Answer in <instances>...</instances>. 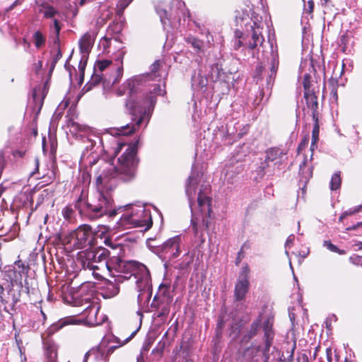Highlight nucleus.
Here are the masks:
<instances>
[{"label": "nucleus", "instance_id": "35", "mask_svg": "<svg viewBox=\"0 0 362 362\" xmlns=\"http://www.w3.org/2000/svg\"><path fill=\"white\" fill-rule=\"evenodd\" d=\"M315 124L312 131V141L313 143H317L319 140L320 126L318 123V118L313 119Z\"/></svg>", "mask_w": 362, "mask_h": 362}, {"label": "nucleus", "instance_id": "60", "mask_svg": "<svg viewBox=\"0 0 362 362\" xmlns=\"http://www.w3.org/2000/svg\"><path fill=\"white\" fill-rule=\"evenodd\" d=\"M347 216V213L346 212H344L341 216L339 217V221H342V219Z\"/></svg>", "mask_w": 362, "mask_h": 362}, {"label": "nucleus", "instance_id": "44", "mask_svg": "<svg viewBox=\"0 0 362 362\" xmlns=\"http://www.w3.org/2000/svg\"><path fill=\"white\" fill-rule=\"evenodd\" d=\"M103 78L101 75L95 74V75L92 77L90 85V86H96L99 83H100L103 81Z\"/></svg>", "mask_w": 362, "mask_h": 362}, {"label": "nucleus", "instance_id": "5", "mask_svg": "<svg viewBox=\"0 0 362 362\" xmlns=\"http://www.w3.org/2000/svg\"><path fill=\"white\" fill-rule=\"evenodd\" d=\"M162 64L160 60L155 61L151 66V73L128 79L117 90L116 94L118 96H122L127 93L129 95L126 102V107L129 108L133 115L143 112V107L134 99V95L139 91V86L150 80L160 81L162 78V74L160 73Z\"/></svg>", "mask_w": 362, "mask_h": 362}, {"label": "nucleus", "instance_id": "2", "mask_svg": "<svg viewBox=\"0 0 362 362\" xmlns=\"http://www.w3.org/2000/svg\"><path fill=\"white\" fill-rule=\"evenodd\" d=\"M197 180L192 174L188 178L186 186V194L191 209V226L195 237L202 239L203 232L209 228L211 212V199L209 196L210 187L208 184L202 185L197 197Z\"/></svg>", "mask_w": 362, "mask_h": 362}, {"label": "nucleus", "instance_id": "63", "mask_svg": "<svg viewBox=\"0 0 362 362\" xmlns=\"http://www.w3.org/2000/svg\"><path fill=\"white\" fill-rule=\"evenodd\" d=\"M241 170H242V168L240 165L237 166L236 167V173H238Z\"/></svg>", "mask_w": 362, "mask_h": 362}, {"label": "nucleus", "instance_id": "58", "mask_svg": "<svg viewBox=\"0 0 362 362\" xmlns=\"http://www.w3.org/2000/svg\"><path fill=\"white\" fill-rule=\"evenodd\" d=\"M87 0H80L78 2V5L79 6H83L86 3Z\"/></svg>", "mask_w": 362, "mask_h": 362}, {"label": "nucleus", "instance_id": "25", "mask_svg": "<svg viewBox=\"0 0 362 362\" xmlns=\"http://www.w3.org/2000/svg\"><path fill=\"white\" fill-rule=\"evenodd\" d=\"M38 12L43 15V17L48 19L61 17L59 12L52 6L45 3L39 6Z\"/></svg>", "mask_w": 362, "mask_h": 362}, {"label": "nucleus", "instance_id": "21", "mask_svg": "<svg viewBox=\"0 0 362 362\" xmlns=\"http://www.w3.org/2000/svg\"><path fill=\"white\" fill-rule=\"evenodd\" d=\"M114 278V281L111 280H107L105 282V286L103 291V296L105 298H110L115 296H117L119 292V282L115 280V277Z\"/></svg>", "mask_w": 362, "mask_h": 362}, {"label": "nucleus", "instance_id": "49", "mask_svg": "<svg viewBox=\"0 0 362 362\" xmlns=\"http://www.w3.org/2000/svg\"><path fill=\"white\" fill-rule=\"evenodd\" d=\"M294 238H295L294 235H290L286 241L285 247H290L293 243Z\"/></svg>", "mask_w": 362, "mask_h": 362}, {"label": "nucleus", "instance_id": "12", "mask_svg": "<svg viewBox=\"0 0 362 362\" xmlns=\"http://www.w3.org/2000/svg\"><path fill=\"white\" fill-rule=\"evenodd\" d=\"M182 238L176 235L167 240L158 250L164 259L169 260L177 258L181 252Z\"/></svg>", "mask_w": 362, "mask_h": 362}, {"label": "nucleus", "instance_id": "39", "mask_svg": "<svg viewBox=\"0 0 362 362\" xmlns=\"http://www.w3.org/2000/svg\"><path fill=\"white\" fill-rule=\"evenodd\" d=\"M329 250L333 252H337L339 254H344V251L340 250L336 245H333L330 241L325 240L323 243Z\"/></svg>", "mask_w": 362, "mask_h": 362}, {"label": "nucleus", "instance_id": "13", "mask_svg": "<svg viewBox=\"0 0 362 362\" xmlns=\"http://www.w3.org/2000/svg\"><path fill=\"white\" fill-rule=\"evenodd\" d=\"M249 274L250 268L247 264H245L242 267L238 281L235 284L234 298L236 301H242L245 300V295L249 290Z\"/></svg>", "mask_w": 362, "mask_h": 362}, {"label": "nucleus", "instance_id": "46", "mask_svg": "<svg viewBox=\"0 0 362 362\" xmlns=\"http://www.w3.org/2000/svg\"><path fill=\"white\" fill-rule=\"evenodd\" d=\"M243 246L241 247L240 250L238 252V255L235 259V264L238 266L242 259H243Z\"/></svg>", "mask_w": 362, "mask_h": 362}, {"label": "nucleus", "instance_id": "45", "mask_svg": "<svg viewBox=\"0 0 362 362\" xmlns=\"http://www.w3.org/2000/svg\"><path fill=\"white\" fill-rule=\"evenodd\" d=\"M308 142H309V137L308 136L304 137L298 146V151H302L303 148H305L308 145Z\"/></svg>", "mask_w": 362, "mask_h": 362}, {"label": "nucleus", "instance_id": "19", "mask_svg": "<svg viewBox=\"0 0 362 362\" xmlns=\"http://www.w3.org/2000/svg\"><path fill=\"white\" fill-rule=\"evenodd\" d=\"M304 98L308 108L312 110V117L313 119L318 118V103L317 98L313 91L304 93Z\"/></svg>", "mask_w": 362, "mask_h": 362}, {"label": "nucleus", "instance_id": "43", "mask_svg": "<svg viewBox=\"0 0 362 362\" xmlns=\"http://www.w3.org/2000/svg\"><path fill=\"white\" fill-rule=\"evenodd\" d=\"M68 126L71 127L72 129H74L76 131L83 132L86 129V127L85 126L81 125L74 121H69V122L68 123Z\"/></svg>", "mask_w": 362, "mask_h": 362}, {"label": "nucleus", "instance_id": "37", "mask_svg": "<svg viewBox=\"0 0 362 362\" xmlns=\"http://www.w3.org/2000/svg\"><path fill=\"white\" fill-rule=\"evenodd\" d=\"M157 13L159 15L160 21L163 24H165V20L168 19L167 11L160 6L156 8Z\"/></svg>", "mask_w": 362, "mask_h": 362}, {"label": "nucleus", "instance_id": "42", "mask_svg": "<svg viewBox=\"0 0 362 362\" xmlns=\"http://www.w3.org/2000/svg\"><path fill=\"white\" fill-rule=\"evenodd\" d=\"M59 17H55L54 18H52L53 20V28H54L57 40L54 41L55 43L58 42V37L59 35V32L61 30V26L59 22Z\"/></svg>", "mask_w": 362, "mask_h": 362}, {"label": "nucleus", "instance_id": "9", "mask_svg": "<svg viewBox=\"0 0 362 362\" xmlns=\"http://www.w3.org/2000/svg\"><path fill=\"white\" fill-rule=\"evenodd\" d=\"M7 281L9 280L8 288L7 291V297H4V287L0 284V301L4 305V310L12 315V311L16 310V305L20 301L22 292L29 293V288L27 285V280L25 279V285L23 283L22 277L20 274L14 276H7Z\"/></svg>", "mask_w": 362, "mask_h": 362}, {"label": "nucleus", "instance_id": "16", "mask_svg": "<svg viewBox=\"0 0 362 362\" xmlns=\"http://www.w3.org/2000/svg\"><path fill=\"white\" fill-rule=\"evenodd\" d=\"M113 347H110L107 349L100 347L96 349H91L88 351L84 356V361L86 362L88 357L93 356L97 361H102L106 362L108 361L109 356L112 353Z\"/></svg>", "mask_w": 362, "mask_h": 362}, {"label": "nucleus", "instance_id": "50", "mask_svg": "<svg viewBox=\"0 0 362 362\" xmlns=\"http://www.w3.org/2000/svg\"><path fill=\"white\" fill-rule=\"evenodd\" d=\"M153 93L158 94V95H163L164 93V90L161 88L160 85H156L154 88L153 89Z\"/></svg>", "mask_w": 362, "mask_h": 362}, {"label": "nucleus", "instance_id": "40", "mask_svg": "<svg viewBox=\"0 0 362 362\" xmlns=\"http://www.w3.org/2000/svg\"><path fill=\"white\" fill-rule=\"evenodd\" d=\"M132 1V0H119L117 6V13H122Z\"/></svg>", "mask_w": 362, "mask_h": 362}, {"label": "nucleus", "instance_id": "22", "mask_svg": "<svg viewBox=\"0 0 362 362\" xmlns=\"http://www.w3.org/2000/svg\"><path fill=\"white\" fill-rule=\"evenodd\" d=\"M285 155L286 153L279 148H271L266 152L264 162L267 166H269V162H274V165L279 164Z\"/></svg>", "mask_w": 362, "mask_h": 362}, {"label": "nucleus", "instance_id": "3", "mask_svg": "<svg viewBox=\"0 0 362 362\" xmlns=\"http://www.w3.org/2000/svg\"><path fill=\"white\" fill-rule=\"evenodd\" d=\"M113 272L111 277H115L119 282L133 279L136 289L139 292L138 301L141 302L145 297L148 300L151 293V275L147 267L142 263L136 261H124L117 256L111 263Z\"/></svg>", "mask_w": 362, "mask_h": 362}, {"label": "nucleus", "instance_id": "64", "mask_svg": "<svg viewBox=\"0 0 362 362\" xmlns=\"http://www.w3.org/2000/svg\"><path fill=\"white\" fill-rule=\"evenodd\" d=\"M357 245L358 246V248L362 250V242H359Z\"/></svg>", "mask_w": 362, "mask_h": 362}, {"label": "nucleus", "instance_id": "14", "mask_svg": "<svg viewBox=\"0 0 362 362\" xmlns=\"http://www.w3.org/2000/svg\"><path fill=\"white\" fill-rule=\"evenodd\" d=\"M171 303L172 301L168 299L159 300L153 298L151 305L156 309L154 314L156 317L159 318L162 321L165 320L170 313Z\"/></svg>", "mask_w": 362, "mask_h": 362}, {"label": "nucleus", "instance_id": "24", "mask_svg": "<svg viewBox=\"0 0 362 362\" xmlns=\"http://www.w3.org/2000/svg\"><path fill=\"white\" fill-rule=\"evenodd\" d=\"M172 289L170 283H162L159 288L157 294L155 296L154 299L159 300H170L173 301V296L171 295Z\"/></svg>", "mask_w": 362, "mask_h": 362}, {"label": "nucleus", "instance_id": "57", "mask_svg": "<svg viewBox=\"0 0 362 362\" xmlns=\"http://www.w3.org/2000/svg\"><path fill=\"white\" fill-rule=\"evenodd\" d=\"M37 91H38V90H37V88H35L33 89V97L34 100H36V98H37Z\"/></svg>", "mask_w": 362, "mask_h": 362}, {"label": "nucleus", "instance_id": "51", "mask_svg": "<svg viewBox=\"0 0 362 362\" xmlns=\"http://www.w3.org/2000/svg\"><path fill=\"white\" fill-rule=\"evenodd\" d=\"M327 358L329 362H332V350L327 348L326 350Z\"/></svg>", "mask_w": 362, "mask_h": 362}, {"label": "nucleus", "instance_id": "27", "mask_svg": "<svg viewBox=\"0 0 362 362\" xmlns=\"http://www.w3.org/2000/svg\"><path fill=\"white\" fill-rule=\"evenodd\" d=\"M260 326L261 320L259 318L252 323L250 329L248 330L247 334L243 337V340L245 341L246 342L250 341L252 337H254L257 334V332L260 328Z\"/></svg>", "mask_w": 362, "mask_h": 362}, {"label": "nucleus", "instance_id": "61", "mask_svg": "<svg viewBox=\"0 0 362 362\" xmlns=\"http://www.w3.org/2000/svg\"><path fill=\"white\" fill-rule=\"evenodd\" d=\"M149 100H150V103H151V105H153V104H154V103H155V99H154V97L151 96V97H150V98H149Z\"/></svg>", "mask_w": 362, "mask_h": 362}, {"label": "nucleus", "instance_id": "29", "mask_svg": "<svg viewBox=\"0 0 362 362\" xmlns=\"http://www.w3.org/2000/svg\"><path fill=\"white\" fill-rule=\"evenodd\" d=\"M306 164H307V160H306V158H304V160L302 162V163L300 164L299 173L305 180H309L312 177L313 171H312V168H310L305 169Z\"/></svg>", "mask_w": 362, "mask_h": 362}, {"label": "nucleus", "instance_id": "7", "mask_svg": "<svg viewBox=\"0 0 362 362\" xmlns=\"http://www.w3.org/2000/svg\"><path fill=\"white\" fill-rule=\"evenodd\" d=\"M119 211H124L117 222L119 227L124 229L139 228L144 230H148L152 226L151 215L142 205H127L117 209Z\"/></svg>", "mask_w": 362, "mask_h": 362}, {"label": "nucleus", "instance_id": "31", "mask_svg": "<svg viewBox=\"0 0 362 362\" xmlns=\"http://www.w3.org/2000/svg\"><path fill=\"white\" fill-rule=\"evenodd\" d=\"M35 46L40 48L45 43V37L40 31H36L33 36Z\"/></svg>", "mask_w": 362, "mask_h": 362}, {"label": "nucleus", "instance_id": "48", "mask_svg": "<svg viewBox=\"0 0 362 362\" xmlns=\"http://www.w3.org/2000/svg\"><path fill=\"white\" fill-rule=\"evenodd\" d=\"M314 8V2L313 0H310L308 2V8H305L306 13H312Z\"/></svg>", "mask_w": 362, "mask_h": 362}, {"label": "nucleus", "instance_id": "23", "mask_svg": "<svg viewBox=\"0 0 362 362\" xmlns=\"http://www.w3.org/2000/svg\"><path fill=\"white\" fill-rule=\"evenodd\" d=\"M94 37L90 32L86 33L79 40V47L83 54H88L93 45Z\"/></svg>", "mask_w": 362, "mask_h": 362}, {"label": "nucleus", "instance_id": "10", "mask_svg": "<svg viewBox=\"0 0 362 362\" xmlns=\"http://www.w3.org/2000/svg\"><path fill=\"white\" fill-rule=\"evenodd\" d=\"M250 29L247 33L244 35L240 30H235V35L236 40L234 42L233 47L238 49L241 47H245L250 50H254L263 45L264 42L262 35L263 27L259 23L253 22L250 26Z\"/></svg>", "mask_w": 362, "mask_h": 362}, {"label": "nucleus", "instance_id": "53", "mask_svg": "<svg viewBox=\"0 0 362 362\" xmlns=\"http://www.w3.org/2000/svg\"><path fill=\"white\" fill-rule=\"evenodd\" d=\"M330 1L331 0H320V4L322 7H326Z\"/></svg>", "mask_w": 362, "mask_h": 362}, {"label": "nucleus", "instance_id": "28", "mask_svg": "<svg viewBox=\"0 0 362 362\" xmlns=\"http://www.w3.org/2000/svg\"><path fill=\"white\" fill-rule=\"evenodd\" d=\"M207 83V78L200 74L193 76L192 78V86L195 89H202L206 87Z\"/></svg>", "mask_w": 362, "mask_h": 362}, {"label": "nucleus", "instance_id": "38", "mask_svg": "<svg viewBox=\"0 0 362 362\" xmlns=\"http://www.w3.org/2000/svg\"><path fill=\"white\" fill-rule=\"evenodd\" d=\"M110 64L111 62L109 60H103L98 62L95 67V72H96L97 70H98L100 72L103 71L107 67L110 66Z\"/></svg>", "mask_w": 362, "mask_h": 362}, {"label": "nucleus", "instance_id": "26", "mask_svg": "<svg viewBox=\"0 0 362 362\" xmlns=\"http://www.w3.org/2000/svg\"><path fill=\"white\" fill-rule=\"evenodd\" d=\"M28 272V267L25 266L21 261H17L15 262V267L13 269H9L6 272V276H14L17 274H20L23 278V275H26Z\"/></svg>", "mask_w": 362, "mask_h": 362}, {"label": "nucleus", "instance_id": "36", "mask_svg": "<svg viewBox=\"0 0 362 362\" xmlns=\"http://www.w3.org/2000/svg\"><path fill=\"white\" fill-rule=\"evenodd\" d=\"M62 52H61L59 47H57V53L52 58L51 66H50V72H52L54 70L57 62L62 58Z\"/></svg>", "mask_w": 362, "mask_h": 362}, {"label": "nucleus", "instance_id": "41", "mask_svg": "<svg viewBox=\"0 0 362 362\" xmlns=\"http://www.w3.org/2000/svg\"><path fill=\"white\" fill-rule=\"evenodd\" d=\"M259 350V346L252 345L250 347L246 349L245 352V356H249L250 358H252L255 354H256Z\"/></svg>", "mask_w": 362, "mask_h": 362}, {"label": "nucleus", "instance_id": "62", "mask_svg": "<svg viewBox=\"0 0 362 362\" xmlns=\"http://www.w3.org/2000/svg\"><path fill=\"white\" fill-rule=\"evenodd\" d=\"M122 58H123V54H119V56L118 57V59L120 60V63L122 64Z\"/></svg>", "mask_w": 362, "mask_h": 362}, {"label": "nucleus", "instance_id": "15", "mask_svg": "<svg viewBox=\"0 0 362 362\" xmlns=\"http://www.w3.org/2000/svg\"><path fill=\"white\" fill-rule=\"evenodd\" d=\"M127 109L128 110L129 114H131L134 117L132 118V120H135V124L132 127H130L129 124L121 127L119 129L113 130L114 132H112V134H115L117 135H127L133 133L136 129L135 126L139 127L140 124L142 123L144 119V117L141 115L142 112L141 113H136V115H133L132 113L130 112L129 108L127 107Z\"/></svg>", "mask_w": 362, "mask_h": 362}, {"label": "nucleus", "instance_id": "47", "mask_svg": "<svg viewBox=\"0 0 362 362\" xmlns=\"http://www.w3.org/2000/svg\"><path fill=\"white\" fill-rule=\"evenodd\" d=\"M122 71H123L122 66L117 68L118 75H117V78H115V80L113 81L112 84H115L119 82V81L120 80L122 75Z\"/></svg>", "mask_w": 362, "mask_h": 362}, {"label": "nucleus", "instance_id": "20", "mask_svg": "<svg viewBox=\"0 0 362 362\" xmlns=\"http://www.w3.org/2000/svg\"><path fill=\"white\" fill-rule=\"evenodd\" d=\"M264 332L265 346L263 350V354L266 356V354H267L269 351V349L273 343L274 337V333L272 328V325L269 324V320L264 322Z\"/></svg>", "mask_w": 362, "mask_h": 362}, {"label": "nucleus", "instance_id": "18", "mask_svg": "<svg viewBox=\"0 0 362 362\" xmlns=\"http://www.w3.org/2000/svg\"><path fill=\"white\" fill-rule=\"evenodd\" d=\"M279 67V57L276 54L272 53L270 61L269 73L267 78V86L271 88L273 86L276 71Z\"/></svg>", "mask_w": 362, "mask_h": 362}, {"label": "nucleus", "instance_id": "4", "mask_svg": "<svg viewBox=\"0 0 362 362\" xmlns=\"http://www.w3.org/2000/svg\"><path fill=\"white\" fill-rule=\"evenodd\" d=\"M114 186L112 188L104 187L98 189L95 197L88 201L86 190L82 189L80 196L75 202V208L81 215L86 216L90 220H96L103 216H115L118 212L114 208V201L108 192L116 186L115 180H112Z\"/></svg>", "mask_w": 362, "mask_h": 362}, {"label": "nucleus", "instance_id": "6", "mask_svg": "<svg viewBox=\"0 0 362 362\" xmlns=\"http://www.w3.org/2000/svg\"><path fill=\"white\" fill-rule=\"evenodd\" d=\"M117 256L110 257V251L102 247L98 250H85L78 254V264L84 269L92 271L97 280H101L105 274L111 276L113 266L111 265Z\"/></svg>", "mask_w": 362, "mask_h": 362}, {"label": "nucleus", "instance_id": "1", "mask_svg": "<svg viewBox=\"0 0 362 362\" xmlns=\"http://www.w3.org/2000/svg\"><path fill=\"white\" fill-rule=\"evenodd\" d=\"M86 150L83 152L81 158V163L90 167V172L93 173L96 179V186L98 189L104 187L112 188L114 185L112 180L119 177L124 181L132 180L135 175L136 159L137 144L127 145L124 143L119 142L114 150V156H118L123 148H126L124 153L118 158L117 166L107 162L103 159H99L98 154L95 152H89V148L93 147L91 141H88Z\"/></svg>", "mask_w": 362, "mask_h": 362}, {"label": "nucleus", "instance_id": "32", "mask_svg": "<svg viewBox=\"0 0 362 362\" xmlns=\"http://www.w3.org/2000/svg\"><path fill=\"white\" fill-rule=\"evenodd\" d=\"M341 184V180L340 177L339 173H335L331 179L330 181V189L332 190H337L338 189Z\"/></svg>", "mask_w": 362, "mask_h": 362}, {"label": "nucleus", "instance_id": "30", "mask_svg": "<svg viewBox=\"0 0 362 362\" xmlns=\"http://www.w3.org/2000/svg\"><path fill=\"white\" fill-rule=\"evenodd\" d=\"M62 214L64 218L69 222L73 221L76 215L71 206H66L64 207L62 211Z\"/></svg>", "mask_w": 362, "mask_h": 362}, {"label": "nucleus", "instance_id": "59", "mask_svg": "<svg viewBox=\"0 0 362 362\" xmlns=\"http://www.w3.org/2000/svg\"><path fill=\"white\" fill-rule=\"evenodd\" d=\"M357 211H358V209H355L354 211H346V212L347 213V216H348V215H351Z\"/></svg>", "mask_w": 362, "mask_h": 362}, {"label": "nucleus", "instance_id": "33", "mask_svg": "<svg viewBox=\"0 0 362 362\" xmlns=\"http://www.w3.org/2000/svg\"><path fill=\"white\" fill-rule=\"evenodd\" d=\"M187 42L197 52L202 50L203 42L193 37H188Z\"/></svg>", "mask_w": 362, "mask_h": 362}, {"label": "nucleus", "instance_id": "34", "mask_svg": "<svg viewBox=\"0 0 362 362\" xmlns=\"http://www.w3.org/2000/svg\"><path fill=\"white\" fill-rule=\"evenodd\" d=\"M303 86L304 88V93L308 92H312L313 90L311 89L312 86V81H311V76L309 74H305L303 76Z\"/></svg>", "mask_w": 362, "mask_h": 362}, {"label": "nucleus", "instance_id": "11", "mask_svg": "<svg viewBox=\"0 0 362 362\" xmlns=\"http://www.w3.org/2000/svg\"><path fill=\"white\" fill-rule=\"evenodd\" d=\"M94 241V235L88 225H82L70 233L69 243L78 249L91 246Z\"/></svg>", "mask_w": 362, "mask_h": 362}, {"label": "nucleus", "instance_id": "17", "mask_svg": "<svg viewBox=\"0 0 362 362\" xmlns=\"http://www.w3.org/2000/svg\"><path fill=\"white\" fill-rule=\"evenodd\" d=\"M45 348V362H57V346L52 340H45L43 342Z\"/></svg>", "mask_w": 362, "mask_h": 362}, {"label": "nucleus", "instance_id": "56", "mask_svg": "<svg viewBox=\"0 0 362 362\" xmlns=\"http://www.w3.org/2000/svg\"><path fill=\"white\" fill-rule=\"evenodd\" d=\"M317 148V143H313V141L311 142V145H310V151L312 152L314 151V150Z\"/></svg>", "mask_w": 362, "mask_h": 362}, {"label": "nucleus", "instance_id": "55", "mask_svg": "<svg viewBox=\"0 0 362 362\" xmlns=\"http://www.w3.org/2000/svg\"><path fill=\"white\" fill-rule=\"evenodd\" d=\"M362 225V222L361 223H358L357 225L356 226H352L351 227H349L346 228L347 230H355L358 226H361Z\"/></svg>", "mask_w": 362, "mask_h": 362}, {"label": "nucleus", "instance_id": "52", "mask_svg": "<svg viewBox=\"0 0 362 362\" xmlns=\"http://www.w3.org/2000/svg\"><path fill=\"white\" fill-rule=\"evenodd\" d=\"M74 320L72 319H64L62 322V325H69V324H74Z\"/></svg>", "mask_w": 362, "mask_h": 362}, {"label": "nucleus", "instance_id": "8", "mask_svg": "<svg viewBox=\"0 0 362 362\" xmlns=\"http://www.w3.org/2000/svg\"><path fill=\"white\" fill-rule=\"evenodd\" d=\"M88 286L87 284H82L73 298L75 300V305L85 306L83 315L86 316L87 322L92 325H98L102 322L98 319L100 306L93 298V290L88 289Z\"/></svg>", "mask_w": 362, "mask_h": 362}, {"label": "nucleus", "instance_id": "54", "mask_svg": "<svg viewBox=\"0 0 362 362\" xmlns=\"http://www.w3.org/2000/svg\"><path fill=\"white\" fill-rule=\"evenodd\" d=\"M20 0L15 1L9 7L8 10H12L16 5L20 4Z\"/></svg>", "mask_w": 362, "mask_h": 362}]
</instances>
